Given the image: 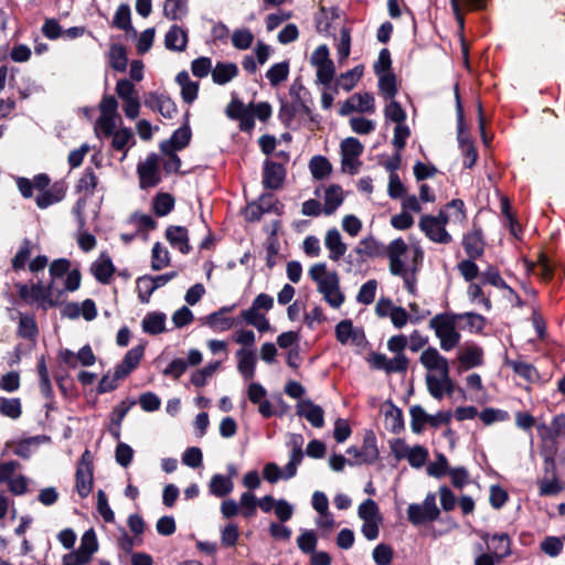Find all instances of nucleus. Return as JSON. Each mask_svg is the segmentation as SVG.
<instances>
[{
    "label": "nucleus",
    "instance_id": "nucleus-1",
    "mask_svg": "<svg viewBox=\"0 0 565 565\" xmlns=\"http://www.w3.org/2000/svg\"><path fill=\"white\" fill-rule=\"evenodd\" d=\"M385 255L390 271L394 276L406 271H418L424 258V252L419 245L408 246L401 237L388 244Z\"/></svg>",
    "mask_w": 565,
    "mask_h": 565
},
{
    "label": "nucleus",
    "instance_id": "nucleus-2",
    "mask_svg": "<svg viewBox=\"0 0 565 565\" xmlns=\"http://www.w3.org/2000/svg\"><path fill=\"white\" fill-rule=\"evenodd\" d=\"M458 321V315L451 312L438 313L430 319L429 328L434 330L443 351H451L459 344L461 334L457 328Z\"/></svg>",
    "mask_w": 565,
    "mask_h": 565
},
{
    "label": "nucleus",
    "instance_id": "nucleus-3",
    "mask_svg": "<svg viewBox=\"0 0 565 565\" xmlns=\"http://www.w3.org/2000/svg\"><path fill=\"white\" fill-rule=\"evenodd\" d=\"M273 308L274 297L262 292L254 298L249 308L241 312V318L247 326L254 327L259 333H265L271 330L270 322L266 315Z\"/></svg>",
    "mask_w": 565,
    "mask_h": 565
},
{
    "label": "nucleus",
    "instance_id": "nucleus-4",
    "mask_svg": "<svg viewBox=\"0 0 565 565\" xmlns=\"http://www.w3.org/2000/svg\"><path fill=\"white\" fill-rule=\"evenodd\" d=\"M98 551V541L94 529H88L81 537L77 550L63 556L62 565H86Z\"/></svg>",
    "mask_w": 565,
    "mask_h": 565
},
{
    "label": "nucleus",
    "instance_id": "nucleus-5",
    "mask_svg": "<svg viewBox=\"0 0 565 565\" xmlns=\"http://www.w3.org/2000/svg\"><path fill=\"white\" fill-rule=\"evenodd\" d=\"M60 291L55 295L53 282L49 286L42 284L22 285L19 296L29 305L40 303L43 307H54L58 303Z\"/></svg>",
    "mask_w": 565,
    "mask_h": 565
},
{
    "label": "nucleus",
    "instance_id": "nucleus-6",
    "mask_svg": "<svg viewBox=\"0 0 565 565\" xmlns=\"http://www.w3.org/2000/svg\"><path fill=\"white\" fill-rule=\"evenodd\" d=\"M447 224L448 223L444 218V214L438 213V215H423L419 220L418 226L431 242L437 244H449L452 238L446 230Z\"/></svg>",
    "mask_w": 565,
    "mask_h": 565
},
{
    "label": "nucleus",
    "instance_id": "nucleus-7",
    "mask_svg": "<svg viewBox=\"0 0 565 565\" xmlns=\"http://www.w3.org/2000/svg\"><path fill=\"white\" fill-rule=\"evenodd\" d=\"M420 364L427 371L425 375L426 386L428 387V379L430 376L440 379L446 374L450 373L449 362L440 352L434 348L428 347L425 349L419 356Z\"/></svg>",
    "mask_w": 565,
    "mask_h": 565
},
{
    "label": "nucleus",
    "instance_id": "nucleus-8",
    "mask_svg": "<svg viewBox=\"0 0 565 565\" xmlns=\"http://www.w3.org/2000/svg\"><path fill=\"white\" fill-rule=\"evenodd\" d=\"M440 511L436 504V495L428 493L422 504L412 503L407 508V516L414 525L433 522L438 519Z\"/></svg>",
    "mask_w": 565,
    "mask_h": 565
},
{
    "label": "nucleus",
    "instance_id": "nucleus-9",
    "mask_svg": "<svg viewBox=\"0 0 565 565\" xmlns=\"http://www.w3.org/2000/svg\"><path fill=\"white\" fill-rule=\"evenodd\" d=\"M367 363L374 370L391 373H405L408 369L409 360L405 354H395L388 359L385 354L372 352L367 358Z\"/></svg>",
    "mask_w": 565,
    "mask_h": 565
},
{
    "label": "nucleus",
    "instance_id": "nucleus-10",
    "mask_svg": "<svg viewBox=\"0 0 565 565\" xmlns=\"http://www.w3.org/2000/svg\"><path fill=\"white\" fill-rule=\"evenodd\" d=\"M161 159L157 153H150L137 167L140 188L147 189L156 186L161 181L160 173Z\"/></svg>",
    "mask_w": 565,
    "mask_h": 565
},
{
    "label": "nucleus",
    "instance_id": "nucleus-11",
    "mask_svg": "<svg viewBox=\"0 0 565 565\" xmlns=\"http://www.w3.org/2000/svg\"><path fill=\"white\" fill-rule=\"evenodd\" d=\"M76 491L81 498H86L93 488V456L85 450L76 469Z\"/></svg>",
    "mask_w": 565,
    "mask_h": 565
},
{
    "label": "nucleus",
    "instance_id": "nucleus-12",
    "mask_svg": "<svg viewBox=\"0 0 565 565\" xmlns=\"http://www.w3.org/2000/svg\"><path fill=\"white\" fill-rule=\"evenodd\" d=\"M353 111L366 114L375 113L374 96L369 92L355 93L341 105L339 114L341 116H348Z\"/></svg>",
    "mask_w": 565,
    "mask_h": 565
},
{
    "label": "nucleus",
    "instance_id": "nucleus-13",
    "mask_svg": "<svg viewBox=\"0 0 565 565\" xmlns=\"http://www.w3.org/2000/svg\"><path fill=\"white\" fill-rule=\"evenodd\" d=\"M349 456H353L351 465H363L372 463L379 457V450L376 447V439L373 434H367L364 438V443L361 449L356 447H350L347 450Z\"/></svg>",
    "mask_w": 565,
    "mask_h": 565
},
{
    "label": "nucleus",
    "instance_id": "nucleus-14",
    "mask_svg": "<svg viewBox=\"0 0 565 565\" xmlns=\"http://www.w3.org/2000/svg\"><path fill=\"white\" fill-rule=\"evenodd\" d=\"M308 276L316 284L318 292L340 282L335 270H330L326 263H316L309 270Z\"/></svg>",
    "mask_w": 565,
    "mask_h": 565
},
{
    "label": "nucleus",
    "instance_id": "nucleus-15",
    "mask_svg": "<svg viewBox=\"0 0 565 565\" xmlns=\"http://www.w3.org/2000/svg\"><path fill=\"white\" fill-rule=\"evenodd\" d=\"M60 360L68 367L75 369L78 365L90 366L96 362V356L90 345H84L77 353L68 349L60 351Z\"/></svg>",
    "mask_w": 565,
    "mask_h": 565
},
{
    "label": "nucleus",
    "instance_id": "nucleus-16",
    "mask_svg": "<svg viewBox=\"0 0 565 565\" xmlns=\"http://www.w3.org/2000/svg\"><path fill=\"white\" fill-rule=\"evenodd\" d=\"M463 370L473 369L483 364V350L476 343H466L457 354Z\"/></svg>",
    "mask_w": 565,
    "mask_h": 565
},
{
    "label": "nucleus",
    "instance_id": "nucleus-17",
    "mask_svg": "<svg viewBox=\"0 0 565 565\" xmlns=\"http://www.w3.org/2000/svg\"><path fill=\"white\" fill-rule=\"evenodd\" d=\"M41 436L11 440L6 444V448L8 451L18 457L29 459L32 456V454L38 449L39 445L41 444Z\"/></svg>",
    "mask_w": 565,
    "mask_h": 565
},
{
    "label": "nucleus",
    "instance_id": "nucleus-18",
    "mask_svg": "<svg viewBox=\"0 0 565 565\" xmlns=\"http://www.w3.org/2000/svg\"><path fill=\"white\" fill-rule=\"evenodd\" d=\"M546 471L551 470V478H543L539 480V493L542 497L556 495L563 490V484L555 473V462L553 459L545 460Z\"/></svg>",
    "mask_w": 565,
    "mask_h": 565
},
{
    "label": "nucleus",
    "instance_id": "nucleus-19",
    "mask_svg": "<svg viewBox=\"0 0 565 565\" xmlns=\"http://www.w3.org/2000/svg\"><path fill=\"white\" fill-rule=\"evenodd\" d=\"M285 179V169L282 164L266 160L264 163L263 184L266 189H278Z\"/></svg>",
    "mask_w": 565,
    "mask_h": 565
},
{
    "label": "nucleus",
    "instance_id": "nucleus-20",
    "mask_svg": "<svg viewBox=\"0 0 565 565\" xmlns=\"http://www.w3.org/2000/svg\"><path fill=\"white\" fill-rule=\"evenodd\" d=\"M66 193V188L63 183L55 182L49 189L40 192L35 199L39 209H47L49 206L61 202Z\"/></svg>",
    "mask_w": 565,
    "mask_h": 565
},
{
    "label": "nucleus",
    "instance_id": "nucleus-21",
    "mask_svg": "<svg viewBox=\"0 0 565 565\" xmlns=\"http://www.w3.org/2000/svg\"><path fill=\"white\" fill-rule=\"evenodd\" d=\"M237 370L245 380L255 376L256 356L253 349L241 348L236 351Z\"/></svg>",
    "mask_w": 565,
    "mask_h": 565
},
{
    "label": "nucleus",
    "instance_id": "nucleus-22",
    "mask_svg": "<svg viewBox=\"0 0 565 565\" xmlns=\"http://www.w3.org/2000/svg\"><path fill=\"white\" fill-rule=\"evenodd\" d=\"M297 114L309 116L311 114L307 100H292L291 103L282 102L279 109V119L286 126H290Z\"/></svg>",
    "mask_w": 565,
    "mask_h": 565
},
{
    "label": "nucleus",
    "instance_id": "nucleus-23",
    "mask_svg": "<svg viewBox=\"0 0 565 565\" xmlns=\"http://www.w3.org/2000/svg\"><path fill=\"white\" fill-rule=\"evenodd\" d=\"M297 414L305 417L313 427L320 428L324 424V412L311 401H302L297 406Z\"/></svg>",
    "mask_w": 565,
    "mask_h": 565
},
{
    "label": "nucleus",
    "instance_id": "nucleus-24",
    "mask_svg": "<svg viewBox=\"0 0 565 565\" xmlns=\"http://www.w3.org/2000/svg\"><path fill=\"white\" fill-rule=\"evenodd\" d=\"M324 245L329 250V258L333 262H338L348 249L347 244L343 243L342 236L337 228H330L327 231Z\"/></svg>",
    "mask_w": 565,
    "mask_h": 565
},
{
    "label": "nucleus",
    "instance_id": "nucleus-25",
    "mask_svg": "<svg viewBox=\"0 0 565 565\" xmlns=\"http://www.w3.org/2000/svg\"><path fill=\"white\" fill-rule=\"evenodd\" d=\"M427 391L431 397L438 401L443 399L445 395H451L455 392V383L450 377V373L440 379L430 376L428 379Z\"/></svg>",
    "mask_w": 565,
    "mask_h": 565
},
{
    "label": "nucleus",
    "instance_id": "nucleus-26",
    "mask_svg": "<svg viewBox=\"0 0 565 565\" xmlns=\"http://www.w3.org/2000/svg\"><path fill=\"white\" fill-rule=\"evenodd\" d=\"M322 200V212L326 215H331L343 203L344 194L342 188L337 184L328 185L324 188Z\"/></svg>",
    "mask_w": 565,
    "mask_h": 565
},
{
    "label": "nucleus",
    "instance_id": "nucleus-27",
    "mask_svg": "<svg viewBox=\"0 0 565 565\" xmlns=\"http://www.w3.org/2000/svg\"><path fill=\"white\" fill-rule=\"evenodd\" d=\"M146 105L158 110L164 118L171 119L177 114L174 102L166 95L150 94Z\"/></svg>",
    "mask_w": 565,
    "mask_h": 565
},
{
    "label": "nucleus",
    "instance_id": "nucleus-28",
    "mask_svg": "<svg viewBox=\"0 0 565 565\" xmlns=\"http://www.w3.org/2000/svg\"><path fill=\"white\" fill-rule=\"evenodd\" d=\"M439 213L444 214V218L448 224L461 225L467 218L465 203L459 199L450 201Z\"/></svg>",
    "mask_w": 565,
    "mask_h": 565
},
{
    "label": "nucleus",
    "instance_id": "nucleus-29",
    "mask_svg": "<svg viewBox=\"0 0 565 565\" xmlns=\"http://www.w3.org/2000/svg\"><path fill=\"white\" fill-rule=\"evenodd\" d=\"M166 237L171 246L179 249L182 254L190 252L189 235L185 227L169 226L166 231Z\"/></svg>",
    "mask_w": 565,
    "mask_h": 565
},
{
    "label": "nucleus",
    "instance_id": "nucleus-30",
    "mask_svg": "<svg viewBox=\"0 0 565 565\" xmlns=\"http://www.w3.org/2000/svg\"><path fill=\"white\" fill-rule=\"evenodd\" d=\"M188 43L186 32L179 25H172L164 36V45L168 50L182 52Z\"/></svg>",
    "mask_w": 565,
    "mask_h": 565
},
{
    "label": "nucleus",
    "instance_id": "nucleus-31",
    "mask_svg": "<svg viewBox=\"0 0 565 565\" xmlns=\"http://www.w3.org/2000/svg\"><path fill=\"white\" fill-rule=\"evenodd\" d=\"M191 139V131L188 127H180L177 129L170 139L164 140L160 143V150L171 149L180 151L184 149Z\"/></svg>",
    "mask_w": 565,
    "mask_h": 565
},
{
    "label": "nucleus",
    "instance_id": "nucleus-32",
    "mask_svg": "<svg viewBox=\"0 0 565 565\" xmlns=\"http://www.w3.org/2000/svg\"><path fill=\"white\" fill-rule=\"evenodd\" d=\"M463 248L470 258H477L482 255L484 244L480 230H472L463 237Z\"/></svg>",
    "mask_w": 565,
    "mask_h": 565
},
{
    "label": "nucleus",
    "instance_id": "nucleus-33",
    "mask_svg": "<svg viewBox=\"0 0 565 565\" xmlns=\"http://www.w3.org/2000/svg\"><path fill=\"white\" fill-rule=\"evenodd\" d=\"M354 252L362 258H375L384 254V246L374 237H366L359 242Z\"/></svg>",
    "mask_w": 565,
    "mask_h": 565
},
{
    "label": "nucleus",
    "instance_id": "nucleus-34",
    "mask_svg": "<svg viewBox=\"0 0 565 565\" xmlns=\"http://www.w3.org/2000/svg\"><path fill=\"white\" fill-rule=\"evenodd\" d=\"M177 83L181 87V96L186 104H191L198 97L199 83L190 78L188 72L183 71L177 75Z\"/></svg>",
    "mask_w": 565,
    "mask_h": 565
},
{
    "label": "nucleus",
    "instance_id": "nucleus-35",
    "mask_svg": "<svg viewBox=\"0 0 565 565\" xmlns=\"http://www.w3.org/2000/svg\"><path fill=\"white\" fill-rule=\"evenodd\" d=\"M17 333L20 338L34 342L39 334L35 319L30 315L19 313Z\"/></svg>",
    "mask_w": 565,
    "mask_h": 565
},
{
    "label": "nucleus",
    "instance_id": "nucleus-36",
    "mask_svg": "<svg viewBox=\"0 0 565 565\" xmlns=\"http://www.w3.org/2000/svg\"><path fill=\"white\" fill-rule=\"evenodd\" d=\"M203 324L214 332H225L236 324L235 318L221 316V313H210L203 319Z\"/></svg>",
    "mask_w": 565,
    "mask_h": 565
},
{
    "label": "nucleus",
    "instance_id": "nucleus-37",
    "mask_svg": "<svg viewBox=\"0 0 565 565\" xmlns=\"http://www.w3.org/2000/svg\"><path fill=\"white\" fill-rule=\"evenodd\" d=\"M364 73L363 65H356L352 70L342 73L335 82L338 88H341L345 92L352 90L356 84L360 82Z\"/></svg>",
    "mask_w": 565,
    "mask_h": 565
},
{
    "label": "nucleus",
    "instance_id": "nucleus-38",
    "mask_svg": "<svg viewBox=\"0 0 565 565\" xmlns=\"http://www.w3.org/2000/svg\"><path fill=\"white\" fill-rule=\"evenodd\" d=\"M238 74V67L234 63H217L212 70L213 82L224 85Z\"/></svg>",
    "mask_w": 565,
    "mask_h": 565
},
{
    "label": "nucleus",
    "instance_id": "nucleus-39",
    "mask_svg": "<svg viewBox=\"0 0 565 565\" xmlns=\"http://www.w3.org/2000/svg\"><path fill=\"white\" fill-rule=\"evenodd\" d=\"M209 488L213 495L223 498L233 491L234 483L230 477L217 473L211 478Z\"/></svg>",
    "mask_w": 565,
    "mask_h": 565
},
{
    "label": "nucleus",
    "instance_id": "nucleus-40",
    "mask_svg": "<svg viewBox=\"0 0 565 565\" xmlns=\"http://www.w3.org/2000/svg\"><path fill=\"white\" fill-rule=\"evenodd\" d=\"M189 0H164L163 14L170 20H182L188 14Z\"/></svg>",
    "mask_w": 565,
    "mask_h": 565
},
{
    "label": "nucleus",
    "instance_id": "nucleus-41",
    "mask_svg": "<svg viewBox=\"0 0 565 565\" xmlns=\"http://www.w3.org/2000/svg\"><path fill=\"white\" fill-rule=\"evenodd\" d=\"M170 253L161 243H154L151 249V269L161 270L170 265Z\"/></svg>",
    "mask_w": 565,
    "mask_h": 565
},
{
    "label": "nucleus",
    "instance_id": "nucleus-42",
    "mask_svg": "<svg viewBox=\"0 0 565 565\" xmlns=\"http://www.w3.org/2000/svg\"><path fill=\"white\" fill-rule=\"evenodd\" d=\"M335 335L342 344L358 343L359 331L353 328L351 320H342L335 327Z\"/></svg>",
    "mask_w": 565,
    "mask_h": 565
},
{
    "label": "nucleus",
    "instance_id": "nucleus-43",
    "mask_svg": "<svg viewBox=\"0 0 565 565\" xmlns=\"http://www.w3.org/2000/svg\"><path fill=\"white\" fill-rule=\"evenodd\" d=\"M109 64L117 72H125L128 64L126 49L121 44H113L108 53Z\"/></svg>",
    "mask_w": 565,
    "mask_h": 565
},
{
    "label": "nucleus",
    "instance_id": "nucleus-44",
    "mask_svg": "<svg viewBox=\"0 0 565 565\" xmlns=\"http://www.w3.org/2000/svg\"><path fill=\"white\" fill-rule=\"evenodd\" d=\"M92 270L96 279L105 284L114 275L115 268L108 257L102 256L93 264Z\"/></svg>",
    "mask_w": 565,
    "mask_h": 565
},
{
    "label": "nucleus",
    "instance_id": "nucleus-45",
    "mask_svg": "<svg viewBox=\"0 0 565 565\" xmlns=\"http://www.w3.org/2000/svg\"><path fill=\"white\" fill-rule=\"evenodd\" d=\"M166 316L160 312L147 315L142 320V328L147 333L158 334L164 331Z\"/></svg>",
    "mask_w": 565,
    "mask_h": 565
},
{
    "label": "nucleus",
    "instance_id": "nucleus-46",
    "mask_svg": "<svg viewBox=\"0 0 565 565\" xmlns=\"http://www.w3.org/2000/svg\"><path fill=\"white\" fill-rule=\"evenodd\" d=\"M379 89L381 95L390 100L394 99L397 94L396 77L393 73L379 75Z\"/></svg>",
    "mask_w": 565,
    "mask_h": 565
},
{
    "label": "nucleus",
    "instance_id": "nucleus-47",
    "mask_svg": "<svg viewBox=\"0 0 565 565\" xmlns=\"http://www.w3.org/2000/svg\"><path fill=\"white\" fill-rule=\"evenodd\" d=\"M309 169L315 179L321 180L331 173L332 166L327 158L316 156L310 160Z\"/></svg>",
    "mask_w": 565,
    "mask_h": 565
},
{
    "label": "nucleus",
    "instance_id": "nucleus-48",
    "mask_svg": "<svg viewBox=\"0 0 565 565\" xmlns=\"http://www.w3.org/2000/svg\"><path fill=\"white\" fill-rule=\"evenodd\" d=\"M34 245L32 242L28 238H24L20 247L15 254V256L12 258V267L14 270L23 269L33 252Z\"/></svg>",
    "mask_w": 565,
    "mask_h": 565
},
{
    "label": "nucleus",
    "instance_id": "nucleus-49",
    "mask_svg": "<svg viewBox=\"0 0 565 565\" xmlns=\"http://www.w3.org/2000/svg\"><path fill=\"white\" fill-rule=\"evenodd\" d=\"M488 548L497 559H501L510 553V540L507 534H495L491 537Z\"/></svg>",
    "mask_w": 565,
    "mask_h": 565
},
{
    "label": "nucleus",
    "instance_id": "nucleus-50",
    "mask_svg": "<svg viewBox=\"0 0 565 565\" xmlns=\"http://www.w3.org/2000/svg\"><path fill=\"white\" fill-rule=\"evenodd\" d=\"M113 23L116 28L124 30L126 32L132 31L136 34V30H134L131 25V12L130 8L127 4H120L114 15Z\"/></svg>",
    "mask_w": 565,
    "mask_h": 565
},
{
    "label": "nucleus",
    "instance_id": "nucleus-51",
    "mask_svg": "<svg viewBox=\"0 0 565 565\" xmlns=\"http://www.w3.org/2000/svg\"><path fill=\"white\" fill-rule=\"evenodd\" d=\"M319 294L322 295L323 300L333 309L340 308L345 300V296L341 290L340 282L323 289Z\"/></svg>",
    "mask_w": 565,
    "mask_h": 565
},
{
    "label": "nucleus",
    "instance_id": "nucleus-52",
    "mask_svg": "<svg viewBox=\"0 0 565 565\" xmlns=\"http://www.w3.org/2000/svg\"><path fill=\"white\" fill-rule=\"evenodd\" d=\"M458 140L460 143L461 152L463 154V167L467 169H471L477 161L478 153L473 146V143L465 138L461 132H459Z\"/></svg>",
    "mask_w": 565,
    "mask_h": 565
},
{
    "label": "nucleus",
    "instance_id": "nucleus-53",
    "mask_svg": "<svg viewBox=\"0 0 565 565\" xmlns=\"http://www.w3.org/2000/svg\"><path fill=\"white\" fill-rule=\"evenodd\" d=\"M289 74V63L284 61L274 64L266 73V77L270 85L277 86L281 82L286 81Z\"/></svg>",
    "mask_w": 565,
    "mask_h": 565
},
{
    "label": "nucleus",
    "instance_id": "nucleus-54",
    "mask_svg": "<svg viewBox=\"0 0 565 565\" xmlns=\"http://www.w3.org/2000/svg\"><path fill=\"white\" fill-rule=\"evenodd\" d=\"M119 119V116H99L95 124L96 135L98 137H100V135L110 137L116 131L115 129Z\"/></svg>",
    "mask_w": 565,
    "mask_h": 565
},
{
    "label": "nucleus",
    "instance_id": "nucleus-55",
    "mask_svg": "<svg viewBox=\"0 0 565 565\" xmlns=\"http://www.w3.org/2000/svg\"><path fill=\"white\" fill-rule=\"evenodd\" d=\"M221 362H213L207 364L201 370L194 372L191 376V383L196 387H202L207 383V380L218 370Z\"/></svg>",
    "mask_w": 565,
    "mask_h": 565
},
{
    "label": "nucleus",
    "instance_id": "nucleus-56",
    "mask_svg": "<svg viewBox=\"0 0 565 565\" xmlns=\"http://www.w3.org/2000/svg\"><path fill=\"white\" fill-rule=\"evenodd\" d=\"M409 414L412 417V420H411L412 430L416 434H420L423 431L425 425L428 424V414L419 405L412 406L409 409Z\"/></svg>",
    "mask_w": 565,
    "mask_h": 565
},
{
    "label": "nucleus",
    "instance_id": "nucleus-57",
    "mask_svg": "<svg viewBox=\"0 0 565 565\" xmlns=\"http://www.w3.org/2000/svg\"><path fill=\"white\" fill-rule=\"evenodd\" d=\"M174 207V199L169 193H159L153 200V210L158 216L168 215Z\"/></svg>",
    "mask_w": 565,
    "mask_h": 565
},
{
    "label": "nucleus",
    "instance_id": "nucleus-58",
    "mask_svg": "<svg viewBox=\"0 0 565 565\" xmlns=\"http://www.w3.org/2000/svg\"><path fill=\"white\" fill-rule=\"evenodd\" d=\"M358 514L363 521L383 520L376 502L372 499H366L359 505Z\"/></svg>",
    "mask_w": 565,
    "mask_h": 565
},
{
    "label": "nucleus",
    "instance_id": "nucleus-59",
    "mask_svg": "<svg viewBox=\"0 0 565 565\" xmlns=\"http://www.w3.org/2000/svg\"><path fill=\"white\" fill-rule=\"evenodd\" d=\"M317 541V535L312 530H303L297 537V545L301 552L311 554L316 551Z\"/></svg>",
    "mask_w": 565,
    "mask_h": 565
},
{
    "label": "nucleus",
    "instance_id": "nucleus-60",
    "mask_svg": "<svg viewBox=\"0 0 565 565\" xmlns=\"http://www.w3.org/2000/svg\"><path fill=\"white\" fill-rule=\"evenodd\" d=\"M351 52V35L347 28H342L337 43V53L339 62H344Z\"/></svg>",
    "mask_w": 565,
    "mask_h": 565
},
{
    "label": "nucleus",
    "instance_id": "nucleus-61",
    "mask_svg": "<svg viewBox=\"0 0 565 565\" xmlns=\"http://www.w3.org/2000/svg\"><path fill=\"white\" fill-rule=\"evenodd\" d=\"M384 116L386 120H391L395 124H402L406 120L405 110L395 99H390L388 104L384 108Z\"/></svg>",
    "mask_w": 565,
    "mask_h": 565
},
{
    "label": "nucleus",
    "instance_id": "nucleus-62",
    "mask_svg": "<svg viewBox=\"0 0 565 565\" xmlns=\"http://www.w3.org/2000/svg\"><path fill=\"white\" fill-rule=\"evenodd\" d=\"M254 41V34L246 28L237 29L232 34V44L238 50H247Z\"/></svg>",
    "mask_w": 565,
    "mask_h": 565
},
{
    "label": "nucleus",
    "instance_id": "nucleus-63",
    "mask_svg": "<svg viewBox=\"0 0 565 565\" xmlns=\"http://www.w3.org/2000/svg\"><path fill=\"white\" fill-rule=\"evenodd\" d=\"M137 290L139 299L142 303H148L151 295L156 290L152 278L149 275L139 277L137 279Z\"/></svg>",
    "mask_w": 565,
    "mask_h": 565
},
{
    "label": "nucleus",
    "instance_id": "nucleus-64",
    "mask_svg": "<svg viewBox=\"0 0 565 565\" xmlns=\"http://www.w3.org/2000/svg\"><path fill=\"white\" fill-rule=\"evenodd\" d=\"M317 82L329 86L335 75V66L332 60L316 67Z\"/></svg>",
    "mask_w": 565,
    "mask_h": 565
}]
</instances>
